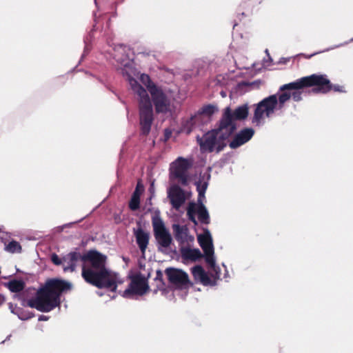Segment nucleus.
<instances>
[{"label": "nucleus", "instance_id": "obj_20", "mask_svg": "<svg viewBox=\"0 0 353 353\" xmlns=\"http://www.w3.org/2000/svg\"><path fill=\"white\" fill-rule=\"evenodd\" d=\"M174 237L179 243H184L187 239L189 233L188 228L186 225H180L174 224L172 225Z\"/></svg>", "mask_w": 353, "mask_h": 353}, {"label": "nucleus", "instance_id": "obj_16", "mask_svg": "<svg viewBox=\"0 0 353 353\" xmlns=\"http://www.w3.org/2000/svg\"><path fill=\"white\" fill-rule=\"evenodd\" d=\"M316 77H323L324 79V81H326L327 83L323 84V85H315V88H312V92L315 93H322L327 94L331 90H333L336 92H345V88L343 85H333L330 81L327 79L325 74H314Z\"/></svg>", "mask_w": 353, "mask_h": 353}, {"label": "nucleus", "instance_id": "obj_11", "mask_svg": "<svg viewBox=\"0 0 353 353\" xmlns=\"http://www.w3.org/2000/svg\"><path fill=\"white\" fill-rule=\"evenodd\" d=\"M165 273L170 283L176 289H188L193 285L189 279L188 274L180 269L168 268L165 269Z\"/></svg>", "mask_w": 353, "mask_h": 353}, {"label": "nucleus", "instance_id": "obj_21", "mask_svg": "<svg viewBox=\"0 0 353 353\" xmlns=\"http://www.w3.org/2000/svg\"><path fill=\"white\" fill-rule=\"evenodd\" d=\"M154 281L156 286L153 290L154 294H157L159 291L162 292L163 294L167 292L166 284L163 280V274L161 270H157Z\"/></svg>", "mask_w": 353, "mask_h": 353}, {"label": "nucleus", "instance_id": "obj_27", "mask_svg": "<svg viewBox=\"0 0 353 353\" xmlns=\"http://www.w3.org/2000/svg\"><path fill=\"white\" fill-rule=\"evenodd\" d=\"M196 213V204L193 202L190 203L187 209V215L188 219L192 223H194L195 225L197 224V221L195 219Z\"/></svg>", "mask_w": 353, "mask_h": 353}, {"label": "nucleus", "instance_id": "obj_19", "mask_svg": "<svg viewBox=\"0 0 353 353\" xmlns=\"http://www.w3.org/2000/svg\"><path fill=\"white\" fill-rule=\"evenodd\" d=\"M263 0H243L238 8V14L242 17L247 16L252 12L254 7L261 3Z\"/></svg>", "mask_w": 353, "mask_h": 353}, {"label": "nucleus", "instance_id": "obj_15", "mask_svg": "<svg viewBox=\"0 0 353 353\" xmlns=\"http://www.w3.org/2000/svg\"><path fill=\"white\" fill-rule=\"evenodd\" d=\"M254 130L250 128H246L241 130L239 133L234 135L232 140L230 142L229 146L232 149H236L242 145L249 141L253 137Z\"/></svg>", "mask_w": 353, "mask_h": 353}, {"label": "nucleus", "instance_id": "obj_32", "mask_svg": "<svg viewBox=\"0 0 353 353\" xmlns=\"http://www.w3.org/2000/svg\"><path fill=\"white\" fill-rule=\"evenodd\" d=\"M133 194H137V195L140 196V193L139 192V183L137 184V188H136L134 192H133Z\"/></svg>", "mask_w": 353, "mask_h": 353}, {"label": "nucleus", "instance_id": "obj_13", "mask_svg": "<svg viewBox=\"0 0 353 353\" xmlns=\"http://www.w3.org/2000/svg\"><path fill=\"white\" fill-rule=\"evenodd\" d=\"M208 117L203 115L199 110L188 119L183 124V130L186 134H190L196 128H201L209 122Z\"/></svg>", "mask_w": 353, "mask_h": 353}, {"label": "nucleus", "instance_id": "obj_2", "mask_svg": "<svg viewBox=\"0 0 353 353\" xmlns=\"http://www.w3.org/2000/svg\"><path fill=\"white\" fill-rule=\"evenodd\" d=\"M325 83H327L324 81L323 77L312 74L281 85L279 91L283 92L279 97L276 94L270 95L256 104L252 122L257 125H260L264 115L270 117L274 113L277 105L279 109L283 108L285 103L291 97L294 101H301L304 88H315V85H323Z\"/></svg>", "mask_w": 353, "mask_h": 353}, {"label": "nucleus", "instance_id": "obj_28", "mask_svg": "<svg viewBox=\"0 0 353 353\" xmlns=\"http://www.w3.org/2000/svg\"><path fill=\"white\" fill-rule=\"evenodd\" d=\"M140 207V198L139 195L132 194L130 201L129 202V208L130 210L134 211Z\"/></svg>", "mask_w": 353, "mask_h": 353}, {"label": "nucleus", "instance_id": "obj_18", "mask_svg": "<svg viewBox=\"0 0 353 353\" xmlns=\"http://www.w3.org/2000/svg\"><path fill=\"white\" fill-rule=\"evenodd\" d=\"M192 276L195 281H199L203 285L212 284V281L204 269L201 265H196L191 269Z\"/></svg>", "mask_w": 353, "mask_h": 353}, {"label": "nucleus", "instance_id": "obj_14", "mask_svg": "<svg viewBox=\"0 0 353 353\" xmlns=\"http://www.w3.org/2000/svg\"><path fill=\"white\" fill-rule=\"evenodd\" d=\"M168 198L173 208L178 210L185 201L183 190L178 185H172L168 190Z\"/></svg>", "mask_w": 353, "mask_h": 353}, {"label": "nucleus", "instance_id": "obj_1", "mask_svg": "<svg viewBox=\"0 0 353 353\" xmlns=\"http://www.w3.org/2000/svg\"><path fill=\"white\" fill-rule=\"evenodd\" d=\"M107 256L96 250H90L84 254L70 252L63 257L64 272H73L79 261L82 262L81 276L84 281L99 289H108L116 292L117 285L123 281L119 274L106 268Z\"/></svg>", "mask_w": 353, "mask_h": 353}, {"label": "nucleus", "instance_id": "obj_29", "mask_svg": "<svg viewBox=\"0 0 353 353\" xmlns=\"http://www.w3.org/2000/svg\"><path fill=\"white\" fill-rule=\"evenodd\" d=\"M141 82L147 87L149 90V86H152L155 85L150 79V77L148 74H142L140 78Z\"/></svg>", "mask_w": 353, "mask_h": 353}, {"label": "nucleus", "instance_id": "obj_3", "mask_svg": "<svg viewBox=\"0 0 353 353\" xmlns=\"http://www.w3.org/2000/svg\"><path fill=\"white\" fill-rule=\"evenodd\" d=\"M71 284L64 280L51 279L37 292L36 296L30 299L28 305L42 312H48L59 306L62 292L71 289Z\"/></svg>", "mask_w": 353, "mask_h": 353}, {"label": "nucleus", "instance_id": "obj_17", "mask_svg": "<svg viewBox=\"0 0 353 353\" xmlns=\"http://www.w3.org/2000/svg\"><path fill=\"white\" fill-rule=\"evenodd\" d=\"M134 235L136 238V241L139 248L141 253L144 254L150 241L149 232L144 231L141 227H139L137 230L134 229Z\"/></svg>", "mask_w": 353, "mask_h": 353}, {"label": "nucleus", "instance_id": "obj_23", "mask_svg": "<svg viewBox=\"0 0 353 353\" xmlns=\"http://www.w3.org/2000/svg\"><path fill=\"white\" fill-rule=\"evenodd\" d=\"M6 287L12 292H21L25 286V282L22 280L12 279L4 284Z\"/></svg>", "mask_w": 353, "mask_h": 353}, {"label": "nucleus", "instance_id": "obj_33", "mask_svg": "<svg viewBox=\"0 0 353 353\" xmlns=\"http://www.w3.org/2000/svg\"><path fill=\"white\" fill-rule=\"evenodd\" d=\"M221 95H222L223 97H225V94L223 92H221Z\"/></svg>", "mask_w": 353, "mask_h": 353}, {"label": "nucleus", "instance_id": "obj_9", "mask_svg": "<svg viewBox=\"0 0 353 353\" xmlns=\"http://www.w3.org/2000/svg\"><path fill=\"white\" fill-rule=\"evenodd\" d=\"M152 225L154 236L158 245L165 248L170 247L172 242V238L161 217L159 216H153Z\"/></svg>", "mask_w": 353, "mask_h": 353}, {"label": "nucleus", "instance_id": "obj_31", "mask_svg": "<svg viewBox=\"0 0 353 353\" xmlns=\"http://www.w3.org/2000/svg\"><path fill=\"white\" fill-rule=\"evenodd\" d=\"M206 188H207V184L206 183H205L202 187L200 186L199 183L197 184V190L199 192V196H201L204 194Z\"/></svg>", "mask_w": 353, "mask_h": 353}, {"label": "nucleus", "instance_id": "obj_25", "mask_svg": "<svg viewBox=\"0 0 353 353\" xmlns=\"http://www.w3.org/2000/svg\"><path fill=\"white\" fill-rule=\"evenodd\" d=\"M218 110L217 107L212 104H208L203 106L199 111L204 116L208 117L210 121L211 117Z\"/></svg>", "mask_w": 353, "mask_h": 353}, {"label": "nucleus", "instance_id": "obj_7", "mask_svg": "<svg viewBox=\"0 0 353 353\" xmlns=\"http://www.w3.org/2000/svg\"><path fill=\"white\" fill-rule=\"evenodd\" d=\"M191 166L192 163L189 160L183 157H178L170 165V179L177 180L183 186L188 185L189 182L188 170Z\"/></svg>", "mask_w": 353, "mask_h": 353}, {"label": "nucleus", "instance_id": "obj_10", "mask_svg": "<svg viewBox=\"0 0 353 353\" xmlns=\"http://www.w3.org/2000/svg\"><path fill=\"white\" fill-rule=\"evenodd\" d=\"M198 241L204 252L205 262L214 271L216 274H219L220 269L216 265L212 239L210 232L206 230L203 234L199 235Z\"/></svg>", "mask_w": 353, "mask_h": 353}, {"label": "nucleus", "instance_id": "obj_22", "mask_svg": "<svg viewBox=\"0 0 353 353\" xmlns=\"http://www.w3.org/2000/svg\"><path fill=\"white\" fill-rule=\"evenodd\" d=\"M181 253L183 259L192 261H196L203 256L199 249L185 248L182 250Z\"/></svg>", "mask_w": 353, "mask_h": 353}, {"label": "nucleus", "instance_id": "obj_34", "mask_svg": "<svg viewBox=\"0 0 353 353\" xmlns=\"http://www.w3.org/2000/svg\"><path fill=\"white\" fill-rule=\"evenodd\" d=\"M0 300H4V298L0 296Z\"/></svg>", "mask_w": 353, "mask_h": 353}, {"label": "nucleus", "instance_id": "obj_4", "mask_svg": "<svg viewBox=\"0 0 353 353\" xmlns=\"http://www.w3.org/2000/svg\"><path fill=\"white\" fill-rule=\"evenodd\" d=\"M130 83L134 92L139 96L138 102L141 134L147 136L150 132L151 126L154 121L151 99L146 90L135 79H131Z\"/></svg>", "mask_w": 353, "mask_h": 353}, {"label": "nucleus", "instance_id": "obj_24", "mask_svg": "<svg viewBox=\"0 0 353 353\" xmlns=\"http://www.w3.org/2000/svg\"><path fill=\"white\" fill-rule=\"evenodd\" d=\"M196 212L198 214L199 220L201 223L208 224L210 223V216L205 205L201 203L196 206Z\"/></svg>", "mask_w": 353, "mask_h": 353}, {"label": "nucleus", "instance_id": "obj_30", "mask_svg": "<svg viewBox=\"0 0 353 353\" xmlns=\"http://www.w3.org/2000/svg\"><path fill=\"white\" fill-rule=\"evenodd\" d=\"M51 261H52V263L54 264V265H63V259H61L58 255H57L56 254H53L51 256Z\"/></svg>", "mask_w": 353, "mask_h": 353}, {"label": "nucleus", "instance_id": "obj_6", "mask_svg": "<svg viewBox=\"0 0 353 353\" xmlns=\"http://www.w3.org/2000/svg\"><path fill=\"white\" fill-rule=\"evenodd\" d=\"M249 114L248 104L238 106L234 110L230 106L223 110L219 122V130H226L225 136H232L237 129L236 121L245 120Z\"/></svg>", "mask_w": 353, "mask_h": 353}, {"label": "nucleus", "instance_id": "obj_8", "mask_svg": "<svg viewBox=\"0 0 353 353\" xmlns=\"http://www.w3.org/2000/svg\"><path fill=\"white\" fill-rule=\"evenodd\" d=\"M148 280L141 273L130 276V283L128 288L122 292V296L132 299L134 296H143L149 291Z\"/></svg>", "mask_w": 353, "mask_h": 353}, {"label": "nucleus", "instance_id": "obj_35", "mask_svg": "<svg viewBox=\"0 0 353 353\" xmlns=\"http://www.w3.org/2000/svg\"><path fill=\"white\" fill-rule=\"evenodd\" d=\"M236 25H237V23H235L234 24V27H233V28H234Z\"/></svg>", "mask_w": 353, "mask_h": 353}, {"label": "nucleus", "instance_id": "obj_5", "mask_svg": "<svg viewBox=\"0 0 353 353\" xmlns=\"http://www.w3.org/2000/svg\"><path fill=\"white\" fill-rule=\"evenodd\" d=\"M226 130H219V122L217 128L207 132L202 137L197 136L196 142L202 152H216L222 151L226 146L225 141L231 136H225Z\"/></svg>", "mask_w": 353, "mask_h": 353}, {"label": "nucleus", "instance_id": "obj_26", "mask_svg": "<svg viewBox=\"0 0 353 353\" xmlns=\"http://www.w3.org/2000/svg\"><path fill=\"white\" fill-rule=\"evenodd\" d=\"M6 251L10 253H20L21 252V246L20 243L14 240L11 241L8 244H6Z\"/></svg>", "mask_w": 353, "mask_h": 353}, {"label": "nucleus", "instance_id": "obj_12", "mask_svg": "<svg viewBox=\"0 0 353 353\" xmlns=\"http://www.w3.org/2000/svg\"><path fill=\"white\" fill-rule=\"evenodd\" d=\"M149 92L157 113H167L170 111V99L160 88L156 85L149 86Z\"/></svg>", "mask_w": 353, "mask_h": 353}]
</instances>
